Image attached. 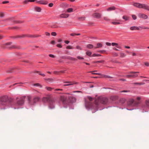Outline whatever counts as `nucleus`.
Returning a JSON list of instances; mask_svg holds the SVG:
<instances>
[{
	"instance_id": "nucleus-42",
	"label": "nucleus",
	"mask_w": 149,
	"mask_h": 149,
	"mask_svg": "<svg viewBox=\"0 0 149 149\" xmlns=\"http://www.w3.org/2000/svg\"><path fill=\"white\" fill-rule=\"evenodd\" d=\"M104 62V61L103 60H101L100 61H96L95 62H94L95 63H102Z\"/></svg>"
},
{
	"instance_id": "nucleus-54",
	"label": "nucleus",
	"mask_w": 149,
	"mask_h": 149,
	"mask_svg": "<svg viewBox=\"0 0 149 149\" xmlns=\"http://www.w3.org/2000/svg\"><path fill=\"white\" fill-rule=\"evenodd\" d=\"M134 84H137V85H141L143 84L142 83H134Z\"/></svg>"
},
{
	"instance_id": "nucleus-32",
	"label": "nucleus",
	"mask_w": 149,
	"mask_h": 149,
	"mask_svg": "<svg viewBox=\"0 0 149 149\" xmlns=\"http://www.w3.org/2000/svg\"><path fill=\"white\" fill-rule=\"evenodd\" d=\"M45 88L49 91H51L52 89H54V88H52L50 87H46Z\"/></svg>"
},
{
	"instance_id": "nucleus-20",
	"label": "nucleus",
	"mask_w": 149,
	"mask_h": 149,
	"mask_svg": "<svg viewBox=\"0 0 149 149\" xmlns=\"http://www.w3.org/2000/svg\"><path fill=\"white\" fill-rule=\"evenodd\" d=\"M35 9L38 12H40L41 11V8L40 7L36 6L35 7Z\"/></svg>"
},
{
	"instance_id": "nucleus-17",
	"label": "nucleus",
	"mask_w": 149,
	"mask_h": 149,
	"mask_svg": "<svg viewBox=\"0 0 149 149\" xmlns=\"http://www.w3.org/2000/svg\"><path fill=\"white\" fill-rule=\"evenodd\" d=\"M141 101H136L134 100V106H137L140 103Z\"/></svg>"
},
{
	"instance_id": "nucleus-28",
	"label": "nucleus",
	"mask_w": 149,
	"mask_h": 149,
	"mask_svg": "<svg viewBox=\"0 0 149 149\" xmlns=\"http://www.w3.org/2000/svg\"><path fill=\"white\" fill-rule=\"evenodd\" d=\"M145 104L147 107H149V100H146Z\"/></svg>"
},
{
	"instance_id": "nucleus-59",
	"label": "nucleus",
	"mask_w": 149,
	"mask_h": 149,
	"mask_svg": "<svg viewBox=\"0 0 149 149\" xmlns=\"http://www.w3.org/2000/svg\"><path fill=\"white\" fill-rule=\"evenodd\" d=\"M141 97H138L136 98V100L139 101H140V100L141 99Z\"/></svg>"
},
{
	"instance_id": "nucleus-62",
	"label": "nucleus",
	"mask_w": 149,
	"mask_h": 149,
	"mask_svg": "<svg viewBox=\"0 0 149 149\" xmlns=\"http://www.w3.org/2000/svg\"><path fill=\"white\" fill-rule=\"evenodd\" d=\"M106 44L107 45V46H111V43H110L108 42H106Z\"/></svg>"
},
{
	"instance_id": "nucleus-27",
	"label": "nucleus",
	"mask_w": 149,
	"mask_h": 149,
	"mask_svg": "<svg viewBox=\"0 0 149 149\" xmlns=\"http://www.w3.org/2000/svg\"><path fill=\"white\" fill-rule=\"evenodd\" d=\"M101 56V55L100 54H94L92 55V57L100 56Z\"/></svg>"
},
{
	"instance_id": "nucleus-1",
	"label": "nucleus",
	"mask_w": 149,
	"mask_h": 149,
	"mask_svg": "<svg viewBox=\"0 0 149 149\" xmlns=\"http://www.w3.org/2000/svg\"><path fill=\"white\" fill-rule=\"evenodd\" d=\"M108 103V99L105 97H99L96 99L94 103L85 101V106L87 109H94L97 111L98 110L100 104H106Z\"/></svg>"
},
{
	"instance_id": "nucleus-9",
	"label": "nucleus",
	"mask_w": 149,
	"mask_h": 149,
	"mask_svg": "<svg viewBox=\"0 0 149 149\" xmlns=\"http://www.w3.org/2000/svg\"><path fill=\"white\" fill-rule=\"evenodd\" d=\"M68 99L70 102L74 103L76 102V99L75 97L71 95L68 97Z\"/></svg>"
},
{
	"instance_id": "nucleus-2",
	"label": "nucleus",
	"mask_w": 149,
	"mask_h": 149,
	"mask_svg": "<svg viewBox=\"0 0 149 149\" xmlns=\"http://www.w3.org/2000/svg\"><path fill=\"white\" fill-rule=\"evenodd\" d=\"M42 101L44 103H48V108L49 109H53L55 108L56 99L52 98V95L48 94L43 97L42 99Z\"/></svg>"
},
{
	"instance_id": "nucleus-8",
	"label": "nucleus",
	"mask_w": 149,
	"mask_h": 149,
	"mask_svg": "<svg viewBox=\"0 0 149 149\" xmlns=\"http://www.w3.org/2000/svg\"><path fill=\"white\" fill-rule=\"evenodd\" d=\"M139 73V72H130L128 73L131 74L127 75L125 76V77L127 78H134L137 77L138 76L136 73Z\"/></svg>"
},
{
	"instance_id": "nucleus-10",
	"label": "nucleus",
	"mask_w": 149,
	"mask_h": 149,
	"mask_svg": "<svg viewBox=\"0 0 149 149\" xmlns=\"http://www.w3.org/2000/svg\"><path fill=\"white\" fill-rule=\"evenodd\" d=\"M93 17L95 18H100L101 17V14L98 13H95L93 14Z\"/></svg>"
},
{
	"instance_id": "nucleus-6",
	"label": "nucleus",
	"mask_w": 149,
	"mask_h": 149,
	"mask_svg": "<svg viewBox=\"0 0 149 149\" xmlns=\"http://www.w3.org/2000/svg\"><path fill=\"white\" fill-rule=\"evenodd\" d=\"M27 98L29 101V104L31 105H34L40 100V97H34L33 100H31V96H27Z\"/></svg>"
},
{
	"instance_id": "nucleus-22",
	"label": "nucleus",
	"mask_w": 149,
	"mask_h": 149,
	"mask_svg": "<svg viewBox=\"0 0 149 149\" xmlns=\"http://www.w3.org/2000/svg\"><path fill=\"white\" fill-rule=\"evenodd\" d=\"M86 47L88 49H92L93 48V46L92 44H88L87 45Z\"/></svg>"
},
{
	"instance_id": "nucleus-61",
	"label": "nucleus",
	"mask_w": 149,
	"mask_h": 149,
	"mask_svg": "<svg viewBox=\"0 0 149 149\" xmlns=\"http://www.w3.org/2000/svg\"><path fill=\"white\" fill-rule=\"evenodd\" d=\"M45 35L47 36H49L50 35V33L47 32H45Z\"/></svg>"
},
{
	"instance_id": "nucleus-49",
	"label": "nucleus",
	"mask_w": 149,
	"mask_h": 149,
	"mask_svg": "<svg viewBox=\"0 0 149 149\" xmlns=\"http://www.w3.org/2000/svg\"><path fill=\"white\" fill-rule=\"evenodd\" d=\"M79 19H81L82 20H85V17H80L79 18Z\"/></svg>"
},
{
	"instance_id": "nucleus-35",
	"label": "nucleus",
	"mask_w": 149,
	"mask_h": 149,
	"mask_svg": "<svg viewBox=\"0 0 149 149\" xmlns=\"http://www.w3.org/2000/svg\"><path fill=\"white\" fill-rule=\"evenodd\" d=\"M88 99L89 100L90 102L92 101L93 100V97H91L90 96L87 97Z\"/></svg>"
},
{
	"instance_id": "nucleus-52",
	"label": "nucleus",
	"mask_w": 149,
	"mask_h": 149,
	"mask_svg": "<svg viewBox=\"0 0 149 149\" xmlns=\"http://www.w3.org/2000/svg\"><path fill=\"white\" fill-rule=\"evenodd\" d=\"M53 6V4L52 3H50L49 4V7H52Z\"/></svg>"
},
{
	"instance_id": "nucleus-16",
	"label": "nucleus",
	"mask_w": 149,
	"mask_h": 149,
	"mask_svg": "<svg viewBox=\"0 0 149 149\" xmlns=\"http://www.w3.org/2000/svg\"><path fill=\"white\" fill-rule=\"evenodd\" d=\"M130 29L131 30H139V27L136 26H133L130 27Z\"/></svg>"
},
{
	"instance_id": "nucleus-7",
	"label": "nucleus",
	"mask_w": 149,
	"mask_h": 149,
	"mask_svg": "<svg viewBox=\"0 0 149 149\" xmlns=\"http://www.w3.org/2000/svg\"><path fill=\"white\" fill-rule=\"evenodd\" d=\"M25 98V96H23L21 97L19 100H17V103H15V105L16 106L22 105L24 103V101Z\"/></svg>"
},
{
	"instance_id": "nucleus-34",
	"label": "nucleus",
	"mask_w": 149,
	"mask_h": 149,
	"mask_svg": "<svg viewBox=\"0 0 149 149\" xmlns=\"http://www.w3.org/2000/svg\"><path fill=\"white\" fill-rule=\"evenodd\" d=\"M65 71H61L60 72L55 71L54 72V74H58L59 72H61L62 73H64V72H65Z\"/></svg>"
},
{
	"instance_id": "nucleus-48",
	"label": "nucleus",
	"mask_w": 149,
	"mask_h": 149,
	"mask_svg": "<svg viewBox=\"0 0 149 149\" xmlns=\"http://www.w3.org/2000/svg\"><path fill=\"white\" fill-rule=\"evenodd\" d=\"M4 16V14L3 13H0V17H3Z\"/></svg>"
},
{
	"instance_id": "nucleus-50",
	"label": "nucleus",
	"mask_w": 149,
	"mask_h": 149,
	"mask_svg": "<svg viewBox=\"0 0 149 149\" xmlns=\"http://www.w3.org/2000/svg\"><path fill=\"white\" fill-rule=\"evenodd\" d=\"M97 70H95V71H90L89 72H91L92 73V74H97V73H94V72H97Z\"/></svg>"
},
{
	"instance_id": "nucleus-13",
	"label": "nucleus",
	"mask_w": 149,
	"mask_h": 149,
	"mask_svg": "<svg viewBox=\"0 0 149 149\" xmlns=\"http://www.w3.org/2000/svg\"><path fill=\"white\" fill-rule=\"evenodd\" d=\"M69 16V15L67 14L63 13L61 14L59 16L60 18H66Z\"/></svg>"
},
{
	"instance_id": "nucleus-63",
	"label": "nucleus",
	"mask_w": 149,
	"mask_h": 149,
	"mask_svg": "<svg viewBox=\"0 0 149 149\" xmlns=\"http://www.w3.org/2000/svg\"><path fill=\"white\" fill-rule=\"evenodd\" d=\"M64 42L66 44H68L70 42L68 40H65Z\"/></svg>"
},
{
	"instance_id": "nucleus-5",
	"label": "nucleus",
	"mask_w": 149,
	"mask_h": 149,
	"mask_svg": "<svg viewBox=\"0 0 149 149\" xmlns=\"http://www.w3.org/2000/svg\"><path fill=\"white\" fill-rule=\"evenodd\" d=\"M133 5L139 8H142L149 11V6L146 4L135 3L133 4Z\"/></svg>"
},
{
	"instance_id": "nucleus-47",
	"label": "nucleus",
	"mask_w": 149,
	"mask_h": 149,
	"mask_svg": "<svg viewBox=\"0 0 149 149\" xmlns=\"http://www.w3.org/2000/svg\"><path fill=\"white\" fill-rule=\"evenodd\" d=\"M130 91H127V90H124L123 91H121L120 92V93H122V92H130Z\"/></svg>"
},
{
	"instance_id": "nucleus-33",
	"label": "nucleus",
	"mask_w": 149,
	"mask_h": 149,
	"mask_svg": "<svg viewBox=\"0 0 149 149\" xmlns=\"http://www.w3.org/2000/svg\"><path fill=\"white\" fill-rule=\"evenodd\" d=\"M122 18L123 19H125V21H127L128 20V17L126 16H123Z\"/></svg>"
},
{
	"instance_id": "nucleus-44",
	"label": "nucleus",
	"mask_w": 149,
	"mask_h": 149,
	"mask_svg": "<svg viewBox=\"0 0 149 149\" xmlns=\"http://www.w3.org/2000/svg\"><path fill=\"white\" fill-rule=\"evenodd\" d=\"M132 17L133 19L135 20L136 19V17L135 15H132Z\"/></svg>"
},
{
	"instance_id": "nucleus-53",
	"label": "nucleus",
	"mask_w": 149,
	"mask_h": 149,
	"mask_svg": "<svg viewBox=\"0 0 149 149\" xmlns=\"http://www.w3.org/2000/svg\"><path fill=\"white\" fill-rule=\"evenodd\" d=\"M77 58H78V59H84V58H83L82 57L80 56H78L77 57Z\"/></svg>"
},
{
	"instance_id": "nucleus-3",
	"label": "nucleus",
	"mask_w": 149,
	"mask_h": 149,
	"mask_svg": "<svg viewBox=\"0 0 149 149\" xmlns=\"http://www.w3.org/2000/svg\"><path fill=\"white\" fill-rule=\"evenodd\" d=\"M62 102L65 108L67 107L69 105V103L67 100V97L64 95H61L60 96L59 102Z\"/></svg>"
},
{
	"instance_id": "nucleus-38",
	"label": "nucleus",
	"mask_w": 149,
	"mask_h": 149,
	"mask_svg": "<svg viewBox=\"0 0 149 149\" xmlns=\"http://www.w3.org/2000/svg\"><path fill=\"white\" fill-rule=\"evenodd\" d=\"M51 35L53 36H56V32H53L51 33Z\"/></svg>"
},
{
	"instance_id": "nucleus-31",
	"label": "nucleus",
	"mask_w": 149,
	"mask_h": 149,
	"mask_svg": "<svg viewBox=\"0 0 149 149\" xmlns=\"http://www.w3.org/2000/svg\"><path fill=\"white\" fill-rule=\"evenodd\" d=\"M35 0H25L24 1V2L26 3H27L28 2H33L35 1Z\"/></svg>"
},
{
	"instance_id": "nucleus-56",
	"label": "nucleus",
	"mask_w": 149,
	"mask_h": 149,
	"mask_svg": "<svg viewBox=\"0 0 149 149\" xmlns=\"http://www.w3.org/2000/svg\"><path fill=\"white\" fill-rule=\"evenodd\" d=\"M56 46L58 47H59V48H61L62 47V46L60 44H58Z\"/></svg>"
},
{
	"instance_id": "nucleus-41",
	"label": "nucleus",
	"mask_w": 149,
	"mask_h": 149,
	"mask_svg": "<svg viewBox=\"0 0 149 149\" xmlns=\"http://www.w3.org/2000/svg\"><path fill=\"white\" fill-rule=\"evenodd\" d=\"M111 45L112 46H115L116 47L117 45H118V44L115 42H112L111 43Z\"/></svg>"
},
{
	"instance_id": "nucleus-43",
	"label": "nucleus",
	"mask_w": 149,
	"mask_h": 149,
	"mask_svg": "<svg viewBox=\"0 0 149 149\" xmlns=\"http://www.w3.org/2000/svg\"><path fill=\"white\" fill-rule=\"evenodd\" d=\"M66 48L67 49H73V48H72V47H71V46L70 45L66 47Z\"/></svg>"
},
{
	"instance_id": "nucleus-46",
	"label": "nucleus",
	"mask_w": 149,
	"mask_h": 149,
	"mask_svg": "<svg viewBox=\"0 0 149 149\" xmlns=\"http://www.w3.org/2000/svg\"><path fill=\"white\" fill-rule=\"evenodd\" d=\"M142 29H149V28H148V27H145V26H142V27H140Z\"/></svg>"
},
{
	"instance_id": "nucleus-51",
	"label": "nucleus",
	"mask_w": 149,
	"mask_h": 149,
	"mask_svg": "<svg viewBox=\"0 0 149 149\" xmlns=\"http://www.w3.org/2000/svg\"><path fill=\"white\" fill-rule=\"evenodd\" d=\"M63 89H59V88H56L55 89V91H63Z\"/></svg>"
},
{
	"instance_id": "nucleus-15",
	"label": "nucleus",
	"mask_w": 149,
	"mask_h": 149,
	"mask_svg": "<svg viewBox=\"0 0 149 149\" xmlns=\"http://www.w3.org/2000/svg\"><path fill=\"white\" fill-rule=\"evenodd\" d=\"M60 7L63 8H65L68 6V5L66 3H63L61 4L60 5Z\"/></svg>"
},
{
	"instance_id": "nucleus-58",
	"label": "nucleus",
	"mask_w": 149,
	"mask_h": 149,
	"mask_svg": "<svg viewBox=\"0 0 149 149\" xmlns=\"http://www.w3.org/2000/svg\"><path fill=\"white\" fill-rule=\"evenodd\" d=\"M9 2L8 1H3L2 2V3L3 4H6V3H8Z\"/></svg>"
},
{
	"instance_id": "nucleus-45",
	"label": "nucleus",
	"mask_w": 149,
	"mask_h": 149,
	"mask_svg": "<svg viewBox=\"0 0 149 149\" xmlns=\"http://www.w3.org/2000/svg\"><path fill=\"white\" fill-rule=\"evenodd\" d=\"M113 55L114 56H118V53L115 52L113 53Z\"/></svg>"
},
{
	"instance_id": "nucleus-30",
	"label": "nucleus",
	"mask_w": 149,
	"mask_h": 149,
	"mask_svg": "<svg viewBox=\"0 0 149 149\" xmlns=\"http://www.w3.org/2000/svg\"><path fill=\"white\" fill-rule=\"evenodd\" d=\"M73 10L72 8H69L67 9V12L68 13H71L73 11Z\"/></svg>"
},
{
	"instance_id": "nucleus-14",
	"label": "nucleus",
	"mask_w": 149,
	"mask_h": 149,
	"mask_svg": "<svg viewBox=\"0 0 149 149\" xmlns=\"http://www.w3.org/2000/svg\"><path fill=\"white\" fill-rule=\"evenodd\" d=\"M37 3H38L39 4H44L46 5L48 3V2L47 1L44 0H41L37 1Z\"/></svg>"
},
{
	"instance_id": "nucleus-60",
	"label": "nucleus",
	"mask_w": 149,
	"mask_h": 149,
	"mask_svg": "<svg viewBox=\"0 0 149 149\" xmlns=\"http://www.w3.org/2000/svg\"><path fill=\"white\" fill-rule=\"evenodd\" d=\"M10 47L11 48H16V47L15 45H11V46Z\"/></svg>"
},
{
	"instance_id": "nucleus-23",
	"label": "nucleus",
	"mask_w": 149,
	"mask_h": 149,
	"mask_svg": "<svg viewBox=\"0 0 149 149\" xmlns=\"http://www.w3.org/2000/svg\"><path fill=\"white\" fill-rule=\"evenodd\" d=\"M97 46L95 47V48H99L102 47V45L100 43H98L97 44Z\"/></svg>"
},
{
	"instance_id": "nucleus-18",
	"label": "nucleus",
	"mask_w": 149,
	"mask_h": 149,
	"mask_svg": "<svg viewBox=\"0 0 149 149\" xmlns=\"http://www.w3.org/2000/svg\"><path fill=\"white\" fill-rule=\"evenodd\" d=\"M66 83H67V84H64L63 85V86H69L70 85H72L73 84H77V83H72L70 82H67Z\"/></svg>"
},
{
	"instance_id": "nucleus-21",
	"label": "nucleus",
	"mask_w": 149,
	"mask_h": 149,
	"mask_svg": "<svg viewBox=\"0 0 149 149\" xmlns=\"http://www.w3.org/2000/svg\"><path fill=\"white\" fill-rule=\"evenodd\" d=\"M92 52L89 51H87L86 52V55L90 57H92Z\"/></svg>"
},
{
	"instance_id": "nucleus-26",
	"label": "nucleus",
	"mask_w": 149,
	"mask_h": 149,
	"mask_svg": "<svg viewBox=\"0 0 149 149\" xmlns=\"http://www.w3.org/2000/svg\"><path fill=\"white\" fill-rule=\"evenodd\" d=\"M67 58L69 59H70L72 60H74L75 61H76L77 60V59L70 56L68 57Z\"/></svg>"
},
{
	"instance_id": "nucleus-25",
	"label": "nucleus",
	"mask_w": 149,
	"mask_h": 149,
	"mask_svg": "<svg viewBox=\"0 0 149 149\" xmlns=\"http://www.w3.org/2000/svg\"><path fill=\"white\" fill-rule=\"evenodd\" d=\"M117 97L116 96H111L110 97L111 99L113 100H115L116 99H117Z\"/></svg>"
},
{
	"instance_id": "nucleus-40",
	"label": "nucleus",
	"mask_w": 149,
	"mask_h": 149,
	"mask_svg": "<svg viewBox=\"0 0 149 149\" xmlns=\"http://www.w3.org/2000/svg\"><path fill=\"white\" fill-rule=\"evenodd\" d=\"M104 20L106 21H109L110 20L107 17H104L103 18Z\"/></svg>"
},
{
	"instance_id": "nucleus-12",
	"label": "nucleus",
	"mask_w": 149,
	"mask_h": 149,
	"mask_svg": "<svg viewBox=\"0 0 149 149\" xmlns=\"http://www.w3.org/2000/svg\"><path fill=\"white\" fill-rule=\"evenodd\" d=\"M134 100L131 99L130 100L128 103V104L129 106H134Z\"/></svg>"
},
{
	"instance_id": "nucleus-11",
	"label": "nucleus",
	"mask_w": 149,
	"mask_h": 149,
	"mask_svg": "<svg viewBox=\"0 0 149 149\" xmlns=\"http://www.w3.org/2000/svg\"><path fill=\"white\" fill-rule=\"evenodd\" d=\"M139 17L140 18H142L145 19H147L148 16L144 14L139 13L138 15Z\"/></svg>"
},
{
	"instance_id": "nucleus-55",
	"label": "nucleus",
	"mask_w": 149,
	"mask_h": 149,
	"mask_svg": "<svg viewBox=\"0 0 149 149\" xmlns=\"http://www.w3.org/2000/svg\"><path fill=\"white\" fill-rule=\"evenodd\" d=\"M49 57L51 58H54L55 57V56L54 55L52 54H50L49 55Z\"/></svg>"
},
{
	"instance_id": "nucleus-29",
	"label": "nucleus",
	"mask_w": 149,
	"mask_h": 149,
	"mask_svg": "<svg viewBox=\"0 0 149 149\" xmlns=\"http://www.w3.org/2000/svg\"><path fill=\"white\" fill-rule=\"evenodd\" d=\"M120 57L121 58H123L126 56V55L123 53H120Z\"/></svg>"
},
{
	"instance_id": "nucleus-36",
	"label": "nucleus",
	"mask_w": 149,
	"mask_h": 149,
	"mask_svg": "<svg viewBox=\"0 0 149 149\" xmlns=\"http://www.w3.org/2000/svg\"><path fill=\"white\" fill-rule=\"evenodd\" d=\"M112 23L114 25L118 24H120V22H112Z\"/></svg>"
},
{
	"instance_id": "nucleus-24",
	"label": "nucleus",
	"mask_w": 149,
	"mask_h": 149,
	"mask_svg": "<svg viewBox=\"0 0 149 149\" xmlns=\"http://www.w3.org/2000/svg\"><path fill=\"white\" fill-rule=\"evenodd\" d=\"M51 27L52 28H56L58 27V26L55 24H54L51 25Z\"/></svg>"
},
{
	"instance_id": "nucleus-19",
	"label": "nucleus",
	"mask_w": 149,
	"mask_h": 149,
	"mask_svg": "<svg viewBox=\"0 0 149 149\" xmlns=\"http://www.w3.org/2000/svg\"><path fill=\"white\" fill-rule=\"evenodd\" d=\"M115 9V8L114 6H112L108 8L107 9V11H111L113 10H114Z\"/></svg>"
},
{
	"instance_id": "nucleus-37",
	"label": "nucleus",
	"mask_w": 149,
	"mask_h": 149,
	"mask_svg": "<svg viewBox=\"0 0 149 149\" xmlns=\"http://www.w3.org/2000/svg\"><path fill=\"white\" fill-rule=\"evenodd\" d=\"M103 77L105 78H113L111 77V76H109L108 75H104L103 76Z\"/></svg>"
},
{
	"instance_id": "nucleus-57",
	"label": "nucleus",
	"mask_w": 149,
	"mask_h": 149,
	"mask_svg": "<svg viewBox=\"0 0 149 149\" xmlns=\"http://www.w3.org/2000/svg\"><path fill=\"white\" fill-rule=\"evenodd\" d=\"M145 65L147 66H149V63L146 62L145 63Z\"/></svg>"
},
{
	"instance_id": "nucleus-4",
	"label": "nucleus",
	"mask_w": 149,
	"mask_h": 149,
	"mask_svg": "<svg viewBox=\"0 0 149 149\" xmlns=\"http://www.w3.org/2000/svg\"><path fill=\"white\" fill-rule=\"evenodd\" d=\"M8 100L7 96L5 95L1 97L0 98V109H5V108H1V105H5L7 103V102Z\"/></svg>"
},
{
	"instance_id": "nucleus-64",
	"label": "nucleus",
	"mask_w": 149,
	"mask_h": 149,
	"mask_svg": "<svg viewBox=\"0 0 149 149\" xmlns=\"http://www.w3.org/2000/svg\"><path fill=\"white\" fill-rule=\"evenodd\" d=\"M70 35L72 36H76V33H72L70 34Z\"/></svg>"
},
{
	"instance_id": "nucleus-39",
	"label": "nucleus",
	"mask_w": 149,
	"mask_h": 149,
	"mask_svg": "<svg viewBox=\"0 0 149 149\" xmlns=\"http://www.w3.org/2000/svg\"><path fill=\"white\" fill-rule=\"evenodd\" d=\"M34 85L35 86H40L41 87V86L39 83L35 84H34Z\"/></svg>"
}]
</instances>
